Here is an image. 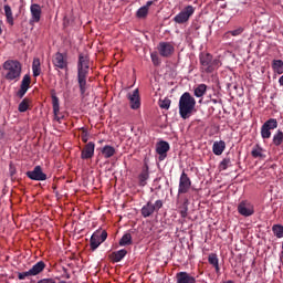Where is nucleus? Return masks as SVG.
<instances>
[{
  "label": "nucleus",
  "instance_id": "41",
  "mask_svg": "<svg viewBox=\"0 0 283 283\" xmlns=\"http://www.w3.org/2000/svg\"><path fill=\"white\" fill-rule=\"evenodd\" d=\"M32 276H33V274L30 270L27 272L18 273V280H25V277H32Z\"/></svg>",
  "mask_w": 283,
  "mask_h": 283
},
{
  "label": "nucleus",
  "instance_id": "12",
  "mask_svg": "<svg viewBox=\"0 0 283 283\" xmlns=\"http://www.w3.org/2000/svg\"><path fill=\"white\" fill-rule=\"evenodd\" d=\"M32 83V77L30 75L25 74L21 81L20 90L17 93V96L19 98H23L25 94H28V90H30V84Z\"/></svg>",
  "mask_w": 283,
  "mask_h": 283
},
{
  "label": "nucleus",
  "instance_id": "26",
  "mask_svg": "<svg viewBox=\"0 0 283 283\" xmlns=\"http://www.w3.org/2000/svg\"><path fill=\"white\" fill-rule=\"evenodd\" d=\"M32 72L33 76L36 78V76H41V60L39 57H35L32 63Z\"/></svg>",
  "mask_w": 283,
  "mask_h": 283
},
{
  "label": "nucleus",
  "instance_id": "2",
  "mask_svg": "<svg viewBox=\"0 0 283 283\" xmlns=\"http://www.w3.org/2000/svg\"><path fill=\"white\" fill-rule=\"evenodd\" d=\"M23 70V66L21 65V62L18 60H7L2 64V76L6 78V81H9V83H17L21 80V72Z\"/></svg>",
  "mask_w": 283,
  "mask_h": 283
},
{
  "label": "nucleus",
  "instance_id": "5",
  "mask_svg": "<svg viewBox=\"0 0 283 283\" xmlns=\"http://www.w3.org/2000/svg\"><path fill=\"white\" fill-rule=\"evenodd\" d=\"M195 12L196 8L189 4L185 7L184 10H181L177 15H175L174 21L175 23L182 25L184 23H187L191 17H193Z\"/></svg>",
  "mask_w": 283,
  "mask_h": 283
},
{
  "label": "nucleus",
  "instance_id": "22",
  "mask_svg": "<svg viewBox=\"0 0 283 283\" xmlns=\"http://www.w3.org/2000/svg\"><path fill=\"white\" fill-rule=\"evenodd\" d=\"M52 105H53V114H54V120H61V117H59V112H61V106L59 104V97L56 95H52Z\"/></svg>",
  "mask_w": 283,
  "mask_h": 283
},
{
  "label": "nucleus",
  "instance_id": "46",
  "mask_svg": "<svg viewBox=\"0 0 283 283\" xmlns=\"http://www.w3.org/2000/svg\"><path fill=\"white\" fill-rule=\"evenodd\" d=\"M151 6H154V1L150 0V1L146 2V6H144V8L149 10V8H151Z\"/></svg>",
  "mask_w": 283,
  "mask_h": 283
},
{
  "label": "nucleus",
  "instance_id": "17",
  "mask_svg": "<svg viewBox=\"0 0 283 283\" xmlns=\"http://www.w3.org/2000/svg\"><path fill=\"white\" fill-rule=\"evenodd\" d=\"M177 283H196V276L191 275L189 272H178L176 274Z\"/></svg>",
  "mask_w": 283,
  "mask_h": 283
},
{
  "label": "nucleus",
  "instance_id": "10",
  "mask_svg": "<svg viewBox=\"0 0 283 283\" xmlns=\"http://www.w3.org/2000/svg\"><path fill=\"white\" fill-rule=\"evenodd\" d=\"M30 12H31L30 24L32 25L34 23H39V21H41V14H43L41 4L39 3L31 4Z\"/></svg>",
  "mask_w": 283,
  "mask_h": 283
},
{
  "label": "nucleus",
  "instance_id": "31",
  "mask_svg": "<svg viewBox=\"0 0 283 283\" xmlns=\"http://www.w3.org/2000/svg\"><path fill=\"white\" fill-rule=\"evenodd\" d=\"M208 262L212 266H214L216 271H220V265H219V260H218V254L211 253L208 256Z\"/></svg>",
  "mask_w": 283,
  "mask_h": 283
},
{
  "label": "nucleus",
  "instance_id": "1",
  "mask_svg": "<svg viewBox=\"0 0 283 283\" xmlns=\"http://www.w3.org/2000/svg\"><path fill=\"white\" fill-rule=\"evenodd\" d=\"M90 75V59L80 54L77 62V85L82 98H85V92H87V76Z\"/></svg>",
  "mask_w": 283,
  "mask_h": 283
},
{
  "label": "nucleus",
  "instance_id": "11",
  "mask_svg": "<svg viewBox=\"0 0 283 283\" xmlns=\"http://www.w3.org/2000/svg\"><path fill=\"white\" fill-rule=\"evenodd\" d=\"M130 109H140V93L138 88L134 90L133 93L127 94Z\"/></svg>",
  "mask_w": 283,
  "mask_h": 283
},
{
  "label": "nucleus",
  "instance_id": "50",
  "mask_svg": "<svg viewBox=\"0 0 283 283\" xmlns=\"http://www.w3.org/2000/svg\"><path fill=\"white\" fill-rule=\"evenodd\" d=\"M280 258L283 260V250L281 251Z\"/></svg>",
  "mask_w": 283,
  "mask_h": 283
},
{
  "label": "nucleus",
  "instance_id": "21",
  "mask_svg": "<svg viewBox=\"0 0 283 283\" xmlns=\"http://www.w3.org/2000/svg\"><path fill=\"white\" fill-rule=\"evenodd\" d=\"M127 255V251L125 249H122L119 251H115L108 255L109 260L112 262H120Z\"/></svg>",
  "mask_w": 283,
  "mask_h": 283
},
{
  "label": "nucleus",
  "instance_id": "33",
  "mask_svg": "<svg viewBox=\"0 0 283 283\" xmlns=\"http://www.w3.org/2000/svg\"><path fill=\"white\" fill-rule=\"evenodd\" d=\"M30 103H31L30 98L28 97L23 98L22 103H20L18 106V111L20 113L28 112V109H30Z\"/></svg>",
  "mask_w": 283,
  "mask_h": 283
},
{
  "label": "nucleus",
  "instance_id": "30",
  "mask_svg": "<svg viewBox=\"0 0 283 283\" xmlns=\"http://www.w3.org/2000/svg\"><path fill=\"white\" fill-rule=\"evenodd\" d=\"M207 94V84H199L196 88H195V96L197 98H202V96Z\"/></svg>",
  "mask_w": 283,
  "mask_h": 283
},
{
  "label": "nucleus",
  "instance_id": "20",
  "mask_svg": "<svg viewBox=\"0 0 283 283\" xmlns=\"http://www.w3.org/2000/svg\"><path fill=\"white\" fill-rule=\"evenodd\" d=\"M154 203H151V201H148L145 206H143L142 208V216L143 218H149V216H154Z\"/></svg>",
  "mask_w": 283,
  "mask_h": 283
},
{
  "label": "nucleus",
  "instance_id": "15",
  "mask_svg": "<svg viewBox=\"0 0 283 283\" xmlns=\"http://www.w3.org/2000/svg\"><path fill=\"white\" fill-rule=\"evenodd\" d=\"M96 145L93 142L87 143L81 153L82 160H90L91 158H94V149Z\"/></svg>",
  "mask_w": 283,
  "mask_h": 283
},
{
  "label": "nucleus",
  "instance_id": "42",
  "mask_svg": "<svg viewBox=\"0 0 283 283\" xmlns=\"http://www.w3.org/2000/svg\"><path fill=\"white\" fill-rule=\"evenodd\" d=\"M244 32L243 28H238L235 30L229 31L228 34H231L232 36H240Z\"/></svg>",
  "mask_w": 283,
  "mask_h": 283
},
{
  "label": "nucleus",
  "instance_id": "39",
  "mask_svg": "<svg viewBox=\"0 0 283 283\" xmlns=\"http://www.w3.org/2000/svg\"><path fill=\"white\" fill-rule=\"evenodd\" d=\"M261 137L266 140L271 138V129L266 128L265 126L261 127Z\"/></svg>",
  "mask_w": 283,
  "mask_h": 283
},
{
  "label": "nucleus",
  "instance_id": "25",
  "mask_svg": "<svg viewBox=\"0 0 283 283\" xmlns=\"http://www.w3.org/2000/svg\"><path fill=\"white\" fill-rule=\"evenodd\" d=\"M101 153H102V156H104V158H112V156L116 154V148H114V146L105 145L101 149Z\"/></svg>",
  "mask_w": 283,
  "mask_h": 283
},
{
  "label": "nucleus",
  "instance_id": "36",
  "mask_svg": "<svg viewBox=\"0 0 283 283\" xmlns=\"http://www.w3.org/2000/svg\"><path fill=\"white\" fill-rule=\"evenodd\" d=\"M229 167H231V158L226 157L220 163L219 168H220L221 171H227V169H229Z\"/></svg>",
  "mask_w": 283,
  "mask_h": 283
},
{
  "label": "nucleus",
  "instance_id": "14",
  "mask_svg": "<svg viewBox=\"0 0 283 283\" xmlns=\"http://www.w3.org/2000/svg\"><path fill=\"white\" fill-rule=\"evenodd\" d=\"M174 45L169 42H160L158 45V52L160 56H164L165 59L171 56L174 54Z\"/></svg>",
  "mask_w": 283,
  "mask_h": 283
},
{
  "label": "nucleus",
  "instance_id": "28",
  "mask_svg": "<svg viewBox=\"0 0 283 283\" xmlns=\"http://www.w3.org/2000/svg\"><path fill=\"white\" fill-rule=\"evenodd\" d=\"M272 70L276 74H283V61L282 60H273L272 61Z\"/></svg>",
  "mask_w": 283,
  "mask_h": 283
},
{
  "label": "nucleus",
  "instance_id": "16",
  "mask_svg": "<svg viewBox=\"0 0 283 283\" xmlns=\"http://www.w3.org/2000/svg\"><path fill=\"white\" fill-rule=\"evenodd\" d=\"M53 65L59 67V70H65V67H67V60L65 59V55L61 52L55 53L53 56Z\"/></svg>",
  "mask_w": 283,
  "mask_h": 283
},
{
  "label": "nucleus",
  "instance_id": "13",
  "mask_svg": "<svg viewBox=\"0 0 283 283\" xmlns=\"http://www.w3.org/2000/svg\"><path fill=\"white\" fill-rule=\"evenodd\" d=\"M170 146L169 143L165 142V140H160L159 143H157L156 145V151L158 154V159L160 161L165 160V158H167V153L169 151Z\"/></svg>",
  "mask_w": 283,
  "mask_h": 283
},
{
  "label": "nucleus",
  "instance_id": "27",
  "mask_svg": "<svg viewBox=\"0 0 283 283\" xmlns=\"http://www.w3.org/2000/svg\"><path fill=\"white\" fill-rule=\"evenodd\" d=\"M4 14L7 17V23L14 25V17L12 15V8L9 4L4 6Z\"/></svg>",
  "mask_w": 283,
  "mask_h": 283
},
{
  "label": "nucleus",
  "instance_id": "48",
  "mask_svg": "<svg viewBox=\"0 0 283 283\" xmlns=\"http://www.w3.org/2000/svg\"><path fill=\"white\" fill-rule=\"evenodd\" d=\"M10 174L11 176H14V168H12V164H10Z\"/></svg>",
  "mask_w": 283,
  "mask_h": 283
},
{
  "label": "nucleus",
  "instance_id": "37",
  "mask_svg": "<svg viewBox=\"0 0 283 283\" xmlns=\"http://www.w3.org/2000/svg\"><path fill=\"white\" fill-rule=\"evenodd\" d=\"M272 231L276 238H283V226L282 224H274L272 227Z\"/></svg>",
  "mask_w": 283,
  "mask_h": 283
},
{
  "label": "nucleus",
  "instance_id": "4",
  "mask_svg": "<svg viewBox=\"0 0 283 283\" xmlns=\"http://www.w3.org/2000/svg\"><path fill=\"white\" fill-rule=\"evenodd\" d=\"M200 61V71L203 72L205 74H213L216 70L222 65V62H220L218 59H213V55L210 53H202L199 56Z\"/></svg>",
  "mask_w": 283,
  "mask_h": 283
},
{
  "label": "nucleus",
  "instance_id": "7",
  "mask_svg": "<svg viewBox=\"0 0 283 283\" xmlns=\"http://www.w3.org/2000/svg\"><path fill=\"white\" fill-rule=\"evenodd\" d=\"M238 213H240V216H243V218H251V216H253V213H255V208L252 206L251 202L243 200L238 205Z\"/></svg>",
  "mask_w": 283,
  "mask_h": 283
},
{
  "label": "nucleus",
  "instance_id": "8",
  "mask_svg": "<svg viewBox=\"0 0 283 283\" xmlns=\"http://www.w3.org/2000/svg\"><path fill=\"white\" fill-rule=\"evenodd\" d=\"M189 189H191V179L189 178V175H187V172L182 171L179 179L178 193H189Z\"/></svg>",
  "mask_w": 283,
  "mask_h": 283
},
{
  "label": "nucleus",
  "instance_id": "3",
  "mask_svg": "<svg viewBox=\"0 0 283 283\" xmlns=\"http://www.w3.org/2000/svg\"><path fill=\"white\" fill-rule=\"evenodd\" d=\"M196 109V98L191 96V93L186 92L179 98V115L184 120L190 118Z\"/></svg>",
  "mask_w": 283,
  "mask_h": 283
},
{
  "label": "nucleus",
  "instance_id": "6",
  "mask_svg": "<svg viewBox=\"0 0 283 283\" xmlns=\"http://www.w3.org/2000/svg\"><path fill=\"white\" fill-rule=\"evenodd\" d=\"M105 240H107V231H105V230L95 231L92 234L91 241H90L91 251H96V249H98V247H101V244H103V242H105Z\"/></svg>",
  "mask_w": 283,
  "mask_h": 283
},
{
  "label": "nucleus",
  "instance_id": "45",
  "mask_svg": "<svg viewBox=\"0 0 283 283\" xmlns=\"http://www.w3.org/2000/svg\"><path fill=\"white\" fill-rule=\"evenodd\" d=\"M62 277H64V280H70L72 277V275L70 274V272H67V269L65 268H63Z\"/></svg>",
  "mask_w": 283,
  "mask_h": 283
},
{
  "label": "nucleus",
  "instance_id": "43",
  "mask_svg": "<svg viewBox=\"0 0 283 283\" xmlns=\"http://www.w3.org/2000/svg\"><path fill=\"white\" fill-rule=\"evenodd\" d=\"M81 129H82L81 138L84 143H87L90 134L87 133V129L85 128H81Z\"/></svg>",
  "mask_w": 283,
  "mask_h": 283
},
{
  "label": "nucleus",
  "instance_id": "32",
  "mask_svg": "<svg viewBox=\"0 0 283 283\" xmlns=\"http://www.w3.org/2000/svg\"><path fill=\"white\" fill-rule=\"evenodd\" d=\"M130 244H133L132 234L125 233L119 240V247H129Z\"/></svg>",
  "mask_w": 283,
  "mask_h": 283
},
{
  "label": "nucleus",
  "instance_id": "51",
  "mask_svg": "<svg viewBox=\"0 0 283 283\" xmlns=\"http://www.w3.org/2000/svg\"><path fill=\"white\" fill-rule=\"evenodd\" d=\"M224 283H233V281H227V282H224Z\"/></svg>",
  "mask_w": 283,
  "mask_h": 283
},
{
  "label": "nucleus",
  "instance_id": "38",
  "mask_svg": "<svg viewBox=\"0 0 283 283\" xmlns=\"http://www.w3.org/2000/svg\"><path fill=\"white\" fill-rule=\"evenodd\" d=\"M159 107L161 109H169L171 107V99L165 97L164 99H159Z\"/></svg>",
  "mask_w": 283,
  "mask_h": 283
},
{
  "label": "nucleus",
  "instance_id": "47",
  "mask_svg": "<svg viewBox=\"0 0 283 283\" xmlns=\"http://www.w3.org/2000/svg\"><path fill=\"white\" fill-rule=\"evenodd\" d=\"M181 218H187V208L180 211Z\"/></svg>",
  "mask_w": 283,
  "mask_h": 283
},
{
  "label": "nucleus",
  "instance_id": "19",
  "mask_svg": "<svg viewBox=\"0 0 283 283\" xmlns=\"http://www.w3.org/2000/svg\"><path fill=\"white\" fill-rule=\"evenodd\" d=\"M224 149H227V144L224 143V140L214 142L212 145V151L214 156H222Z\"/></svg>",
  "mask_w": 283,
  "mask_h": 283
},
{
  "label": "nucleus",
  "instance_id": "34",
  "mask_svg": "<svg viewBox=\"0 0 283 283\" xmlns=\"http://www.w3.org/2000/svg\"><path fill=\"white\" fill-rule=\"evenodd\" d=\"M262 127H265L266 129H277V119L275 118H270L268 119L263 125Z\"/></svg>",
  "mask_w": 283,
  "mask_h": 283
},
{
  "label": "nucleus",
  "instance_id": "9",
  "mask_svg": "<svg viewBox=\"0 0 283 283\" xmlns=\"http://www.w3.org/2000/svg\"><path fill=\"white\" fill-rule=\"evenodd\" d=\"M28 178L30 180H38V181H43L48 180V175L43 172V169L41 166H35L33 170L27 172Z\"/></svg>",
  "mask_w": 283,
  "mask_h": 283
},
{
  "label": "nucleus",
  "instance_id": "29",
  "mask_svg": "<svg viewBox=\"0 0 283 283\" xmlns=\"http://www.w3.org/2000/svg\"><path fill=\"white\" fill-rule=\"evenodd\" d=\"M272 144L274 147H280V145L283 144V132L282 130H277L276 134H274Z\"/></svg>",
  "mask_w": 283,
  "mask_h": 283
},
{
  "label": "nucleus",
  "instance_id": "24",
  "mask_svg": "<svg viewBox=\"0 0 283 283\" xmlns=\"http://www.w3.org/2000/svg\"><path fill=\"white\" fill-rule=\"evenodd\" d=\"M149 180V168L143 169L138 176L139 187H145Z\"/></svg>",
  "mask_w": 283,
  "mask_h": 283
},
{
  "label": "nucleus",
  "instance_id": "49",
  "mask_svg": "<svg viewBox=\"0 0 283 283\" xmlns=\"http://www.w3.org/2000/svg\"><path fill=\"white\" fill-rule=\"evenodd\" d=\"M1 25H3V21L0 20V34H3V30L1 29Z\"/></svg>",
  "mask_w": 283,
  "mask_h": 283
},
{
  "label": "nucleus",
  "instance_id": "40",
  "mask_svg": "<svg viewBox=\"0 0 283 283\" xmlns=\"http://www.w3.org/2000/svg\"><path fill=\"white\" fill-rule=\"evenodd\" d=\"M150 59L153 61V65L155 66L160 65V57L158 56V53H151Z\"/></svg>",
  "mask_w": 283,
  "mask_h": 283
},
{
  "label": "nucleus",
  "instance_id": "44",
  "mask_svg": "<svg viewBox=\"0 0 283 283\" xmlns=\"http://www.w3.org/2000/svg\"><path fill=\"white\" fill-rule=\"evenodd\" d=\"M163 200H157L155 201V205H153V208L155 209V211H160V209H163Z\"/></svg>",
  "mask_w": 283,
  "mask_h": 283
},
{
  "label": "nucleus",
  "instance_id": "23",
  "mask_svg": "<svg viewBox=\"0 0 283 283\" xmlns=\"http://www.w3.org/2000/svg\"><path fill=\"white\" fill-rule=\"evenodd\" d=\"M30 271L33 276L40 275V273H43V271H45V262L39 261L30 269Z\"/></svg>",
  "mask_w": 283,
  "mask_h": 283
},
{
  "label": "nucleus",
  "instance_id": "35",
  "mask_svg": "<svg viewBox=\"0 0 283 283\" xmlns=\"http://www.w3.org/2000/svg\"><path fill=\"white\" fill-rule=\"evenodd\" d=\"M147 14H149V9L147 7H140L136 12L137 19H145Z\"/></svg>",
  "mask_w": 283,
  "mask_h": 283
},
{
  "label": "nucleus",
  "instance_id": "18",
  "mask_svg": "<svg viewBox=\"0 0 283 283\" xmlns=\"http://www.w3.org/2000/svg\"><path fill=\"white\" fill-rule=\"evenodd\" d=\"M252 158H259L260 160H264L266 158V150L260 146V144H256L253 146L251 150Z\"/></svg>",
  "mask_w": 283,
  "mask_h": 283
}]
</instances>
